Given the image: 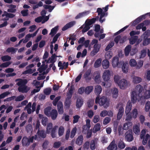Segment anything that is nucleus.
<instances>
[{"label": "nucleus", "mask_w": 150, "mask_h": 150, "mask_svg": "<svg viewBox=\"0 0 150 150\" xmlns=\"http://www.w3.org/2000/svg\"><path fill=\"white\" fill-rule=\"evenodd\" d=\"M8 7L9 8L7 9V11L8 12L14 13H15L16 10V5H14L11 4L8 6Z\"/></svg>", "instance_id": "nucleus-15"}, {"label": "nucleus", "mask_w": 150, "mask_h": 150, "mask_svg": "<svg viewBox=\"0 0 150 150\" xmlns=\"http://www.w3.org/2000/svg\"><path fill=\"white\" fill-rule=\"evenodd\" d=\"M11 62H7L2 63L0 65V67L1 68L6 67L8 66L11 64Z\"/></svg>", "instance_id": "nucleus-58"}, {"label": "nucleus", "mask_w": 150, "mask_h": 150, "mask_svg": "<svg viewBox=\"0 0 150 150\" xmlns=\"http://www.w3.org/2000/svg\"><path fill=\"white\" fill-rule=\"evenodd\" d=\"M144 64V62L142 60H140L137 63V64L135 66L137 69H140L143 66Z\"/></svg>", "instance_id": "nucleus-48"}, {"label": "nucleus", "mask_w": 150, "mask_h": 150, "mask_svg": "<svg viewBox=\"0 0 150 150\" xmlns=\"http://www.w3.org/2000/svg\"><path fill=\"white\" fill-rule=\"evenodd\" d=\"M116 108L119 109L117 117V120H120L122 118L124 112V108L123 103L120 102L117 104L116 106Z\"/></svg>", "instance_id": "nucleus-4"}, {"label": "nucleus", "mask_w": 150, "mask_h": 150, "mask_svg": "<svg viewBox=\"0 0 150 150\" xmlns=\"http://www.w3.org/2000/svg\"><path fill=\"white\" fill-rule=\"evenodd\" d=\"M126 114V120L127 121H131L133 117L132 116V112L125 113Z\"/></svg>", "instance_id": "nucleus-47"}, {"label": "nucleus", "mask_w": 150, "mask_h": 150, "mask_svg": "<svg viewBox=\"0 0 150 150\" xmlns=\"http://www.w3.org/2000/svg\"><path fill=\"white\" fill-rule=\"evenodd\" d=\"M52 123H49L47 125V127L46 132L49 133L50 132L51 130L52 129Z\"/></svg>", "instance_id": "nucleus-57"}, {"label": "nucleus", "mask_w": 150, "mask_h": 150, "mask_svg": "<svg viewBox=\"0 0 150 150\" xmlns=\"http://www.w3.org/2000/svg\"><path fill=\"white\" fill-rule=\"evenodd\" d=\"M138 38V37L137 36H134L133 37H131L129 39L130 44L131 45L134 44L137 41Z\"/></svg>", "instance_id": "nucleus-27"}, {"label": "nucleus", "mask_w": 150, "mask_h": 150, "mask_svg": "<svg viewBox=\"0 0 150 150\" xmlns=\"http://www.w3.org/2000/svg\"><path fill=\"white\" fill-rule=\"evenodd\" d=\"M97 12L98 13V15H100L99 21L101 23H102L105 21V18H104L103 19H102V18L105 16V12H103L102 9L100 8H98Z\"/></svg>", "instance_id": "nucleus-8"}, {"label": "nucleus", "mask_w": 150, "mask_h": 150, "mask_svg": "<svg viewBox=\"0 0 150 150\" xmlns=\"http://www.w3.org/2000/svg\"><path fill=\"white\" fill-rule=\"evenodd\" d=\"M150 108V102H147L145 105V110L146 112H148L149 111Z\"/></svg>", "instance_id": "nucleus-64"}, {"label": "nucleus", "mask_w": 150, "mask_h": 150, "mask_svg": "<svg viewBox=\"0 0 150 150\" xmlns=\"http://www.w3.org/2000/svg\"><path fill=\"white\" fill-rule=\"evenodd\" d=\"M60 34L59 33L57 34L54 37L52 41L51 42V44L55 43L57 41L60 35Z\"/></svg>", "instance_id": "nucleus-54"}, {"label": "nucleus", "mask_w": 150, "mask_h": 150, "mask_svg": "<svg viewBox=\"0 0 150 150\" xmlns=\"http://www.w3.org/2000/svg\"><path fill=\"white\" fill-rule=\"evenodd\" d=\"M114 43L112 42L110 43L106 47L105 49V50L106 51L108 50L114 45Z\"/></svg>", "instance_id": "nucleus-59"}, {"label": "nucleus", "mask_w": 150, "mask_h": 150, "mask_svg": "<svg viewBox=\"0 0 150 150\" xmlns=\"http://www.w3.org/2000/svg\"><path fill=\"white\" fill-rule=\"evenodd\" d=\"M96 21V19L93 18L91 19H88L86 24L90 27L91 25L94 23Z\"/></svg>", "instance_id": "nucleus-40"}, {"label": "nucleus", "mask_w": 150, "mask_h": 150, "mask_svg": "<svg viewBox=\"0 0 150 150\" xmlns=\"http://www.w3.org/2000/svg\"><path fill=\"white\" fill-rule=\"evenodd\" d=\"M89 12L88 11L80 13L78 14L75 17V19H78L81 18L84 16L89 14Z\"/></svg>", "instance_id": "nucleus-33"}, {"label": "nucleus", "mask_w": 150, "mask_h": 150, "mask_svg": "<svg viewBox=\"0 0 150 150\" xmlns=\"http://www.w3.org/2000/svg\"><path fill=\"white\" fill-rule=\"evenodd\" d=\"M102 91V88L101 86L97 85L95 86V93L96 94L99 96V95L101 93Z\"/></svg>", "instance_id": "nucleus-23"}, {"label": "nucleus", "mask_w": 150, "mask_h": 150, "mask_svg": "<svg viewBox=\"0 0 150 150\" xmlns=\"http://www.w3.org/2000/svg\"><path fill=\"white\" fill-rule=\"evenodd\" d=\"M1 59L3 62H5L10 61L11 59V57L8 55H6L1 57Z\"/></svg>", "instance_id": "nucleus-41"}, {"label": "nucleus", "mask_w": 150, "mask_h": 150, "mask_svg": "<svg viewBox=\"0 0 150 150\" xmlns=\"http://www.w3.org/2000/svg\"><path fill=\"white\" fill-rule=\"evenodd\" d=\"M83 104V100L82 98H78L77 100L76 105L77 108H80Z\"/></svg>", "instance_id": "nucleus-28"}, {"label": "nucleus", "mask_w": 150, "mask_h": 150, "mask_svg": "<svg viewBox=\"0 0 150 150\" xmlns=\"http://www.w3.org/2000/svg\"><path fill=\"white\" fill-rule=\"evenodd\" d=\"M93 89V86H88L85 89V93L86 94H89Z\"/></svg>", "instance_id": "nucleus-26"}, {"label": "nucleus", "mask_w": 150, "mask_h": 150, "mask_svg": "<svg viewBox=\"0 0 150 150\" xmlns=\"http://www.w3.org/2000/svg\"><path fill=\"white\" fill-rule=\"evenodd\" d=\"M77 131V128L76 127H74L71 130L70 136V138H73L75 136Z\"/></svg>", "instance_id": "nucleus-50"}, {"label": "nucleus", "mask_w": 150, "mask_h": 150, "mask_svg": "<svg viewBox=\"0 0 150 150\" xmlns=\"http://www.w3.org/2000/svg\"><path fill=\"white\" fill-rule=\"evenodd\" d=\"M122 62V71L124 73H127L128 71V64L126 62Z\"/></svg>", "instance_id": "nucleus-18"}, {"label": "nucleus", "mask_w": 150, "mask_h": 150, "mask_svg": "<svg viewBox=\"0 0 150 150\" xmlns=\"http://www.w3.org/2000/svg\"><path fill=\"white\" fill-rule=\"evenodd\" d=\"M62 145V143L60 141L55 142L53 145V147L54 148L57 149L60 147Z\"/></svg>", "instance_id": "nucleus-52"}, {"label": "nucleus", "mask_w": 150, "mask_h": 150, "mask_svg": "<svg viewBox=\"0 0 150 150\" xmlns=\"http://www.w3.org/2000/svg\"><path fill=\"white\" fill-rule=\"evenodd\" d=\"M71 104V100H69L66 99L64 103V108L65 109H68L70 108V105Z\"/></svg>", "instance_id": "nucleus-24"}, {"label": "nucleus", "mask_w": 150, "mask_h": 150, "mask_svg": "<svg viewBox=\"0 0 150 150\" xmlns=\"http://www.w3.org/2000/svg\"><path fill=\"white\" fill-rule=\"evenodd\" d=\"M132 104L130 102H128L126 107L125 113H130V112L131 110Z\"/></svg>", "instance_id": "nucleus-25"}, {"label": "nucleus", "mask_w": 150, "mask_h": 150, "mask_svg": "<svg viewBox=\"0 0 150 150\" xmlns=\"http://www.w3.org/2000/svg\"><path fill=\"white\" fill-rule=\"evenodd\" d=\"M10 94V93L8 91H6L1 94L0 95V99H1L4 98Z\"/></svg>", "instance_id": "nucleus-61"}, {"label": "nucleus", "mask_w": 150, "mask_h": 150, "mask_svg": "<svg viewBox=\"0 0 150 150\" xmlns=\"http://www.w3.org/2000/svg\"><path fill=\"white\" fill-rule=\"evenodd\" d=\"M143 42V45L146 46L150 43V38H146L144 39Z\"/></svg>", "instance_id": "nucleus-55"}, {"label": "nucleus", "mask_w": 150, "mask_h": 150, "mask_svg": "<svg viewBox=\"0 0 150 150\" xmlns=\"http://www.w3.org/2000/svg\"><path fill=\"white\" fill-rule=\"evenodd\" d=\"M144 97L145 99H147L150 98V91L149 90H147L144 93Z\"/></svg>", "instance_id": "nucleus-53"}, {"label": "nucleus", "mask_w": 150, "mask_h": 150, "mask_svg": "<svg viewBox=\"0 0 150 150\" xmlns=\"http://www.w3.org/2000/svg\"><path fill=\"white\" fill-rule=\"evenodd\" d=\"M142 81L141 78L134 76L133 78V82L134 84H137L140 83Z\"/></svg>", "instance_id": "nucleus-34"}, {"label": "nucleus", "mask_w": 150, "mask_h": 150, "mask_svg": "<svg viewBox=\"0 0 150 150\" xmlns=\"http://www.w3.org/2000/svg\"><path fill=\"white\" fill-rule=\"evenodd\" d=\"M102 65L103 69H107L109 67L110 63L108 59H104L102 62Z\"/></svg>", "instance_id": "nucleus-19"}, {"label": "nucleus", "mask_w": 150, "mask_h": 150, "mask_svg": "<svg viewBox=\"0 0 150 150\" xmlns=\"http://www.w3.org/2000/svg\"><path fill=\"white\" fill-rule=\"evenodd\" d=\"M129 83V82L127 81L126 79H123L120 81L118 85L120 89H125L127 88Z\"/></svg>", "instance_id": "nucleus-6"}, {"label": "nucleus", "mask_w": 150, "mask_h": 150, "mask_svg": "<svg viewBox=\"0 0 150 150\" xmlns=\"http://www.w3.org/2000/svg\"><path fill=\"white\" fill-rule=\"evenodd\" d=\"M112 97L113 98H116L118 96V91L116 88H114L112 89Z\"/></svg>", "instance_id": "nucleus-29"}, {"label": "nucleus", "mask_w": 150, "mask_h": 150, "mask_svg": "<svg viewBox=\"0 0 150 150\" xmlns=\"http://www.w3.org/2000/svg\"><path fill=\"white\" fill-rule=\"evenodd\" d=\"M143 90V87L140 84L136 86L135 90L132 91L131 93V100L132 103H135L137 100H140L142 97L141 93Z\"/></svg>", "instance_id": "nucleus-1"}, {"label": "nucleus", "mask_w": 150, "mask_h": 150, "mask_svg": "<svg viewBox=\"0 0 150 150\" xmlns=\"http://www.w3.org/2000/svg\"><path fill=\"white\" fill-rule=\"evenodd\" d=\"M133 130L135 134H139L140 132V125H135L133 126Z\"/></svg>", "instance_id": "nucleus-22"}, {"label": "nucleus", "mask_w": 150, "mask_h": 150, "mask_svg": "<svg viewBox=\"0 0 150 150\" xmlns=\"http://www.w3.org/2000/svg\"><path fill=\"white\" fill-rule=\"evenodd\" d=\"M51 108L48 107L44 109L45 114L48 117H50L51 113Z\"/></svg>", "instance_id": "nucleus-38"}, {"label": "nucleus", "mask_w": 150, "mask_h": 150, "mask_svg": "<svg viewBox=\"0 0 150 150\" xmlns=\"http://www.w3.org/2000/svg\"><path fill=\"white\" fill-rule=\"evenodd\" d=\"M57 56L55 54H52L51 56V57L49 58L48 60H46L45 61H47V63H50L52 62H53L55 60H54L55 58L56 57H57Z\"/></svg>", "instance_id": "nucleus-36"}, {"label": "nucleus", "mask_w": 150, "mask_h": 150, "mask_svg": "<svg viewBox=\"0 0 150 150\" xmlns=\"http://www.w3.org/2000/svg\"><path fill=\"white\" fill-rule=\"evenodd\" d=\"M102 59L100 58L96 60L94 64V67L95 68H97L100 67L101 65Z\"/></svg>", "instance_id": "nucleus-35"}, {"label": "nucleus", "mask_w": 150, "mask_h": 150, "mask_svg": "<svg viewBox=\"0 0 150 150\" xmlns=\"http://www.w3.org/2000/svg\"><path fill=\"white\" fill-rule=\"evenodd\" d=\"M132 114L133 118L134 119L136 118L137 117L138 114V111L137 109L135 108L132 111Z\"/></svg>", "instance_id": "nucleus-45"}, {"label": "nucleus", "mask_w": 150, "mask_h": 150, "mask_svg": "<svg viewBox=\"0 0 150 150\" xmlns=\"http://www.w3.org/2000/svg\"><path fill=\"white\" fill-rule=\"evenodd\" d=\"M55 6H51L50 5H44L43 7L46 9H48V11L51 12L54 8Z\"/></svg>", "instance_id": "nucleus-39"}, {"label": "nucleus", "mask_w": 150, "mask_h": 150, "mask_svg": "<svg viewBox=\"0 0 150 150\" xmlns=\"http://www.w3.org/2000/svg\"><path fill=\"white\" fill-rule=\"evenodd\" d=\"M22 143L23 146H28L29 145V142L28 138L26 137H23L22 140Z\"/></svg>", "instance_id": "nucleus-20"}, {"label": "nucleus", "mask_w": 150, "mask_h": 150, "mask_svg": "<svg viewBox=\"0 0 150 150\" xmlns=\"http://www.w3.org/2000/svg\"><path fill=\"white\" fill-rule=\"evenodd\" d=\"M91 126H89L86 125H85L83 126V130L82 132L83 133H86L88 131Z\"/></svg>", "instance_id": "nucleus-46"}, {"label": "nucleus", "mask_w": 150, "mask_h": 150, "mask_svg": "<svg viewBox=\"0 0 150 150\" xmlns=\"http://www.w3.org/2000/svg\"><path fill=\"white\" fill-rule=\"evenodd\" d=\"M96 74V75L95 77V81L97 83H99L100 82V74L98 72L96 71L95 72V74Z\"/></svg>", "instance_id": "nucleus-31"}, {"label": "nucleus", "mask_w": 150, "mask_h": 150, "mask_svg": "<svg viewBox=\"0 0 150 150\" xmlns=\"http://www.w3.org/2000/svg\"><path fill=\"white\" fill-rule=\"evenodd\" d=\"M110 72L109 70H105L104 71L103 75V80L105 81H108L110 78Z\"/></svg>", "instance_id": "nucleus-9"}, {"label": "nucleus", "mask_w": 150, "mask_h": 150, "mask_svg": "<svg viewBox=\"0 0 150 150\" xmlns=\"http://www.w3.org/2000/svg\"><path fill=\"white\" fill-rule=\"evenodd\" d=\"M17 49L13 47H8L6 50V52L8 53H11L12 54L15 53Z\"/></svg>", "instance_id": "nucleus-42"}, {"label": "nucleus", "mask_w": 150, "mask_h": 150, "mask_svg": "<svg viewBox=\"0 0 150 150\" xmlns=\"http://www.w3.org/2000/svg\"><path fill=\"white\" fill-rule=\"evenodd\" d=\"M129 64L131 67H135L137 64V63L134 59H131L129 61Z\"/></svg>", "instance_id": "nucleus-44"}, {"label": "nucleus", "mask_w": 150, "mask_h": 150, "mask_svg": "<svg viewBox=\"0 0 150 150\" xmlns=\"http://www.w3.org/2000/svg\"><path fill=\"white\" fill-rule=\"evenodd\" d=\"M68 62H64L62 63L61 61L58 62V67H59V70H61L66 69L68 67Z\"/></svg>", "instance_id": "nucleus-11"}, {"label": "nucleus", "mask_w": 150, "mask_h": 150, "mask_svg": "<svg viewBox=\"0 0 150 150\" xmlns=\"http://www.w3.org/2000/svg\"><path fill=\"white\" fill-rule=\"evenodd\" d=\"M150 33V30H147L145 31L143 34V38H148L149 36Z\"/></svg>", "instance_id": "nucleus-56"}, {"label": "nucleus", "mask_w": 150, "mask_h": 150, "mask_svg": "<svg viewBox=\"0 0 150 150\" xmlns=\"http://www.w3.org/2000/svg\"><path fill=\"white\" fill-rule=\"evenodd\" d=\"M58 26H57L53 28L51 30V32L50 33V35H51L52 37H53L56 34L58 31Z\"/></svg>", "instance_id": "nucleus-30"}, {"label": "nucleus", "mask_w": 150, "mask_h": 150, "mask_svg": "<svg viewBox=\"0 0 150 150\" xmlns=\"http://www.w3.org/2000/svg\"><path fill=\"white\" fill-rule=\"evenodd\" d=\"M48 120V118L46 117L42 118L41 121L42 125L44 126H45L47 125Z\"/></svg>", "instance_id": "nucleus-62"}, {"label": "nucleus", "mask_w": 150, "mask_h": 150, "mask_svg": "<svg viewBox=\"0 0 150 150\" xmlns=\"http://www.w3.org/2000/svg\"><path fill=\"white\" fill-rule=\"evenodd\" d=\"M91 73V69L87 70L83 75V77L86 81L90 80L91 79V77H89V76Z\"/></svg>", "instance_id": "nucleus-16"}, {"label": "nucleus", "mask_w": 150, "mask_h": 150, "mask_svg": "<svg viewBox=\"0 0 150 150\" xmlns=\"http://www.w3.org/2000/svg\"><path fill=\"white\" fill-rule=\"evenodd\" d=\"M112 64L113 67H122V62H119V58L117 57H114L113 58L112 60Z\"/></svg>", "instance_id": "nucleus-7"}, {"label": "nucleus", "mask_w": 150, "mask_h": 150, "mask_svg": "<svg viewBox=\"0 0 150 150\" xmlns=\"http://www.w3.org/2000/svg\"><path fill=\"white\" fill-rule=\"evenodd\" d=\"M113 53L111 51H109L107 52L105 54V58L107 59H110L112 57Z\"/></svg>", "instance_id": "nucleus-49"}, {"label": "nucleus", "mask_w": 150, "mask_h": 150, "mask_svg": "<svg viewBox=\"0 0 150 150\" xmlns=\"http://www.w3.org/2000/svg\"><path fill=\"white\" fill-rule=\"evenodd\" d=\"M100 46V44H94L93 46V49L91 53V55L93 56L96 55L99 52Z\"/></svg>", "instance_id": "nucleus-10"}, {"label": "nucleus", "mask_w": 150, "mask_h": 150, "mask_svg": "<svg viewBox=\"0 0 150 150\" xmlns=\"http://www.w3.org/2000/svg\"><path fill=\"white\" fill-rule=\"evenodd\" d=\"M107 149L109 150H117V146L114 140L111 142Z\"/></svg>", "instance_id": "nucleus-14"}, {"label": "nucleus", "mask_w": 150, "mask_h": 150, "mask_svg": "<svg viewBox=\"0 0 150 150\" xmlns=\"http://www.w3.org/2000/svg\"><path fill=\"white\" fill-rule=\"evenodd\" d=\"M95 103L96 104L98 103L100 105L103 106L105 108H107L110 104L107 98L104 96L100 98L99 96H97L96 99Z\"/></svg>", "instance_id": "nucleus-3"}, {"label": "nucleus", "mask_w": 150, "mask_h": 150, "mask_svg": "<svg viewBox=\"0 0 150 150\" xmlns=\"http://www.w3.org/2000/svg\"><path fill=\"white\" fill-rule=\"evenodd\" d=\"M75 24L76 22L75 21H71L67 23L65 25H64L62 28V30L63 31H65L68 29L73 27Z\"/></svg>", "instance_id": "nucleus-13"}, {"label": "nucleus", "mask_w": 150, "mask_h": 150, "mask_svg": "<svg viewBox=\"0 0 150 150\" xmlns=\"http://www.w3.org/2000/svg\"><path fill=\"white\" fill-rule=\"evenodd\" d=\"M15 81H18L16 85L18 86V90L19 92L27 93L30 90V87L26 85L28 82L26 79H17Z\"/></svg>", "instance_id": "nucleus-2"}, {"label": "nucleus", "mask_w": 150, "mask_h": 150, "mask_svg": "<svg viewBox=\"0 0 150 150\" xmlns=\"http://www.w3.org/2000/svg\"><path fill=\"white\" fill-rule=\"evenodd\" d=\"M118 146L119 148L120 149H123L125 147V145L124 142L120 140L118 142Z\"/></svg>", "instance_id": "nucleus-37"}, {"label": "nucleus", "mask_w": 150, "mask_h": 150, "mask_svg": "<svg viewBox=\"0 0 150 150\" xmlns=\"http://www.w3.org/2000/svg\"><path fill=\"white\" fill-rule=\"evenodd\" d=\"M47 68V66H45L44 64H42L40 67L38 68V70L39 71L40 73H42Z\"/></svg>", "instance_id": "nucleus-51"}, {"label": "nucleus", "mask_w": 150, "mask_h": 150, "mask_svg": "<svg viewBox=\"0 0 150 150\" xmlns=\"http://www.w3.org/2000/svg\"><path fill=\"white\" fill-rule=\"evenodd\" d=\"M38 137L39 138H45L46 137V133L45 130H38L37 133Z\"/></svg>", "instance_id": "nucleus-12"}, {"label": "nucleus", "mask_w": 150, "mask_h": 150, "mask_svg": "<svg viewBox=\"0 0 150 150\" xmlns=\"http://www.w3.org/2000/svg\"><path fill=\"white\" fill-rule=\"evenodd\" d=\"M131 46L130 45H129L126 47L125 50V56H127L129 55L131 50Z\"/></svg>", "instance_id": "nucleus-32"}, {"label": "nucleus", "mask_w": 150, "mask_h": 150, "mask_svg": "<svg viewBox=\"0 0 150 150\" xmlns=\"http://www.w3.org/2000/svg\"><path fill=\"white\" fill-rule=\"evenodd\" d=\"M57 110L55 109H53L51 111L50 117H51L53 120H55L57 117Z\"/></svg>", "instance_id": "nucleus-17"}, {"label": "nucleus", "mask_w": 150, "mask_h": 150, "mask_svg": "<svg viewBox=\"0 0 150 150\" xmlns=\"http://www.w3.org/2000/svg\"><path fill=\"white\" fill-rule=\"evenodd\" d=\"M90 148L92 150H94L96 148L95 141L94 140H92L91 141V144L90 145Z\"/></svg>", "instance_id": "nucleus-60"}, {"label": "nucleus", "mask_w": 150, "mask_h": 150, "mask_svg": "<svg viewBox=\"0 0 150 150\" xmlns=\"http://www.w3.org/2000/svg\"><path fill=\"white\" fill-rule=\"evenodd\" d=\"M64 128L62 126H61L59 127L58 129V135L59 136H62L64 133Z\"/></svg>", "instance_id": "nucleus-43"}, {"label": "nucleus", "mask_w": 150, "mask_h": 150, "mask_svg": "<svg viewBox=\"0 0 150 150\" xmlns=\"http://www.w3.org/2000/svg\"><path fill=\"white\" fill-rule=\"evenodd\" d=\"M134 138L133 133L131 129H129L125 133V141L129 142H132Z\"/></svg>", "instance_id": "nucleus-5"}, {"label": "nucleus", "mask_w": 150, "mask_h": 150, "mask_svg": "<svg viewBox=\"0 0 150 150\" xmlns=\"http://www.w3.org/2000/svg\"><path fill=\"white\" fill-rule=\"evenodd\" d=\"M83 137L82 135L79 136L76 139V143L78 145H82L83 141Z\"/></svg>", "instance_id": "nucleus-21"}, {"label": "nucleus", "mask_w": 150, "mask_h": 150, "mask_svg": "<svg viewBox=\"0 0 150 150\" xmlns=\"http://www.w3.org/2000/svg\"><path fill=\"white\" fill-rule=\"evenodd\" d=\"M90 143L89 142H86L83 145V148L84 149H88L89 148Z\"/></svg>", "instance_id": "nucleus-63"}]
</instances>
